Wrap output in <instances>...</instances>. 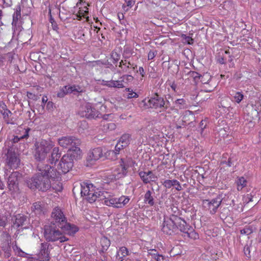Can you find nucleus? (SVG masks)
<instances>
[{"label":"nucleus","mask_w":261,"mask_h":261,"mask_svg":"<svg viewBox=\"0 0 261 261\" xmlns=\"http://www.w3.org/2000/svg\"><path fill=\"white\" fill-rule=\"evenodd\" d=\"M31 208L36 215H40L42 213V207L40 202L34 203Z\"/></svg>","instance_id":"c85d7f7f"},{"label":"nucleus","mask_w":261,"mask_h":261,"mask_svg":"<svg viewBox=\"0 0 261 261\" xmlns=\"http://www.w3.org/2000/svg\"><path fill=\"white\" fill-rule=\"evenodd\" d=\"M54 104L52 101H48L47 102L46 109L48 111H53L54 109Z\"/></svg>","instance_id":"13d9d810"},{"label":"nucleus","mask_w":261,"mask_h":261,"mask_svg":"<svg viewBox=\"0 0 261 261\" xmlns=\"http://www.w3.org/2000/svg\"><path fill=\"white\" fill-rule=\"evenodd\" d=\"M237 185V189L238 191H241L247 185V181L244 177H240L236 180Z\"/></svg>","instance_id":"2f4dec72"},{"label":"nucleus","mask_w":261,"mask_h":261,"mask_svg":"<svg viewBox=\"0 0 261 261\" xmlns=\"http://www.w3.org/2000/svg\"><path fill=\"white\" fill-rule=\"evenodd\" d=\"M0 113L3 115L6 121H8L9 116L12 114L11 112L7 109L6 105L2 101H0Z\"/></svg>","instance_id":"a878e982"},{"label":"nucleus","mask_w":261,"mask_h":261,"mask_svg":"<svg viewBox=\"0 0 261 261\" xmlns=\"http://www.w3.org/2000/svg\"><path fill=\"white\" fill-rule=\"evenodd\" d=\"M82 126V127H83V129H84L87 127L88 124L85 121H83L81 122V124L80 125V127L81 128Z\"/></svg>","instance_id":"774afa93"},{"label":"nucleus","mask_w":261,"mask_h":261,"mask_svg":"<svg viewBox=\"0 0 261 261\" xmlns=\"http://www.w3.org/2000/svg\"><path fill=\"white\" fill-rule=\"evenodd\" d=\"M49 244L42 243L39 247V252L37 254V260L38 261H48L49 260Z\"/></svg>","instance_id":"ddd939ff"},{"label":"nucleus","mask_w":261,"mask_h":261,"mask_svg":"<svg viewBox=\"0 0 261 261\" xmlns=\"http://www.w3.org/2000/svg\"><path fill=\"white\" fill-rule=\"evenodd\" d=\"M128 251L125 247H122L119 248L117 251V255L119 257V258L121 259L123 257L128 255Z\"/></svg>","instance_id":"58836bf2"},{"label":"nucleus","mask_w":261,"mask_h":261,"mask_svg":"<svg viewBox=\"0 0 261 261\" xmlns=\"http://www.w3.org/2000/svg\"><path fill=\"white\" fill-rule=\"evenodd\" d=\"M178 208L174 206H171L168 209V212L169 214H171L172 216V215H176V214L178 213Z\"/></svg>","instance_id":"8fccbe9b"},{"label":"nucleus","mask_w":261,"mask_h":261,"mask_svg":"<svg viewBox=\"0 0 261 261\" xmlns=\"http://www.w3.org/2000/svg\"><path fill=\"white\" fill-rule=\"evenodd\" d=\"M165 105V101L164 99L162 97H159L158 95H155L154 97H151L148 100L147 106L152 108H161L164 107Z\"/></svg>","instance_id":"a211bd4d"},{"label":"nucleus","mask_w":261,"mask_h":261,"mask_svg":"<svg viewBox=\"0 0 261 261\" xmlns=\"http://www.w3.org/2000/svg\"><path fill=\"white\" fill-rule=\"evenodd\" d=\"M44 236L47 241L50 242H64L68 240L58 229L51 226H45Z\"/></svg>","instance_id":"39448f33"},{"label":"nucleus","mask_w":261,"mask_h":261,"mask_svg":"<svg viewBox=\"0 0 261 261\" xmlns=\"http://www.w3.org/2000/svg\"><path fill=\"white\" fill-rule=\"evenodd\" d=\"M28 136H29L28 131L25 130V132H24V134L23 136H20V137H18V136L15 137L14 138V142H16L18 140H19L20 139L26 138Z\"/></svg>","instance_id":"3c124183"},{"label":"nucleus","mask_w":261,"mask_h":261,"mask_svg":"<svg viewBox=\"0 0 261 261\" xmlns=\"http://www.w3.org/2000/svg\"><path fill=\"white\" fill-rule=\"evenodd\" d=\"M109 87L122 88L124 86L121 80H111L109 82Z\"/></svg>","instance_id":"473e14b6"},{"label":"nucleus","mask_w":261,"mask_h":261,"mask_svg":"<svg viewBox=\"0 0 261 261\" xmlns=\"http://www.w3.org/2000/svg\"><path fill=\"white\" fill-rule=\"evenodd\" d=\"M59 227H60L65 233L69 235L74 234L79 230L78 228L75 225L67 223L66 220H65V223H64V224H62Z\"/></svg>","instance_id":"412c9836"},{"label":"nucleus","mask_w":261,"mask_h":261,"mask_svg":"<svg viewBox=\"0 0 261 261\" xmlns=\"http://www.w3.org/2000/svg\"><path fill=\"white\" fill-rule=\"evenodd\" d=\"M38 169V172L36 175L27 182L30 189H38L45 191L52 188L57 192L62 191V183L58 181L60 175V171H57L56 169L47 165H39Z\"/></svg>","instance_id":"f257e3e1"},{"label":"nucleus","mask_w":261,"mask_h":261,"mask_svg":"<svg viewBox=\"0 0 261 261\" xmlns=\"http://www.w3.org/2000/svg\"><path fill=\"white\" fill-rule=\"evenodd\" d=\"M186 234L188 237L194 240L197 239L199 238L198 233H197L192 229L190 228V230H188V232H186Z\"/></svg>","instance_id":"37998d69"},{"label":"nucleus","mask_w":261,"mask_h":261,"mask_svg":"<svg viewBox=\"0 0 261 261\" xmlns=\"http://www.w3.org/2000/svg\"><path fill=\"white\" fill-rule=\"evenodd\" d=\"M126 91L127 92L126 97L128 99H130L132 98H138L139 95L138 94L134 92L133 90L130 88H126L125 89Z\"/></svg>","instance_id":"79ce46f5"},{"label":"nucleus","mask_w":261,"mask_h":261,"mask_svg":"<svg viewBox=\"0 0 261 261\" xmlns=\"http://www.w3.org/2000/svg\"><path fill=\"white\" fill-rule=\"evenodd\" d=\"M55 146L54 143L50 140L41 139L35 144L34 157L39 161H44Z\"/></svg>","instance_id":"7ed1b4c3"},{"label":"nucleus","mask_w":261,"mask_h":261,"mask_svg":"<svg viewBox=\"0 0 261 261\" xmlns=\"http://www.w3.org/2000/svg\"><path fill=\"white\" fill-rule=\"evenodd\" d=\"M190 75L194 77V79L196 80L197 78L200 79L201 76L200 75V74L196 72H190Z\"/></svg>","instance_id":"e2e57ef3"},{"label":"nucleus","mask_w":261,"mask_h":261,"mask_svg":"<svg viewBox=\"0 0 261 261\" xmlns=\"http://www.w3.org/2000/svg\"><path fill=\"white\" fill-rule=\"evenodd\" d=\"M118 154V152H115L114 150H109L103 154L106 158L110 160H115Z\"/></svg>","instance_id":"a19ab883"},{"label":"nucleus","mask_w":261,"mask_h":261,"mask_svg":"<svg viewBox=\"0 0 261 261\" xmlns=\"http://www.w3.org/2000/svg\"><path fill=\"white\" fill-rule=\"evenodd\" d=\"M139 175L145 184H147L151 181H153L156 178L152 172L150 171L147 172L140 171Z\"/></svg>","instance_id":"4be33fe9"},{"label":"nucleus","mask_w":261,"mask_h":261,"mask_svg":"<svg viewBox=\"0 0 261 261\" xmlns=\"http://www.w3.org/2000/svg\"><path fill=\"white\" fill-rule=\"evenodd\" d=\"M6 164L10 168L17 169L20 162L18 154L11 150H9L6 154Z\"/></svg>","instance_id":"1a4fd4ad"},{"label":"nucleus","mask_w":261,"mask_h":261,"mask_svg":"<svg viewBox=\"0 0 261 261\" xmlns=\"http://www.w3.org/2000/svg\"><path fill=\"white\" fill-rule=\"evenodd\" d=\"M147 252L148 255L151 256L152 258L158 253L155 249H149Z\"/></svg>","instance_id":"6e6d98bb"},{"label":"nucleus","mask_w":261,"mask_h":261,"mask_svg":"<svg viewBox=\"0 0 261 261\" xmlns=\"http://www.w3.org/2000/svg\"><path fill=\"white\" fill-rule=\"evenodd\" d=\"M88 13V11L87 7L85 6L83 8H79V10L76 14V18L80 20L82 17L87 18Z\"/></svg>","instance_id":"cd10ccee"},{"label":"nucleus","mask_w":261,"mask_h":261,"mask_svg":"<svg viewBox=\"0 0 261 261\" xmlns=\"http://www.w3.org/2000/svg\"><path fill=\"white\" fill-rule=\"evenodd\" d=\"M87 154V160L91 163H93L104 157L102 149L100 147H97L90 150Z\"/></svg>","instance_id":"2eb2a0df"},{"label":"nucleus","mask_w":261,"mask_h":261,"mask_svg":"<svg viewBox=\"0 0 261 261\" xmlns=\"http://www.w3.org/2000/svg\"><path fill=\"white\" fill-rule=\"evenodd\" d=\"M21 17L20 9H17L13 15V21L12 23L14 33L18 34L22 30L19 19Z\"/></svg>","instance_id":"dca6fc26"},{"label":"nucleus","mask_w":261,"mask_h":261,"mask_svg":"<svg viewBox=\"0 0 261 261\" xmlns=\"http://www.w3.org/2000/svg\"><path fill=\"white\" fill-rule=\"evenodd\" d=\"M129 200L130 198L127 196L122 195L119 198H116V208H119L123 207L129 202Z\"/></svg>","instance_id":"393cba45"},{"label":"nucleus","mask_w":261,"mask_h":261,"mask_svg":"<svg viewBox=\"0 0 261 261\" xmlns=\"http://www.w3.org/2000/svg\"><path fill=\"white\" fill-rule=\"evenodd\" d=\"M231 96V101L239 103L244 98V95L242 92L234 91L230 94Z\"/></svg>","instance_id":"bb28decb"},{"label":"nucleus","mask_w":261,"mask_h":261,"mask_svg":"<svg viewBox=\"0 0 261 261\" xmlns=\"http://www.w3.org/2000/svg\"><path fill=\"white\" fill-rule=\"evenodd\" d=\"M119 66L122 69L123 72H126L128 71V70L129 68H130L132 65L129 62H127L126 60H122L120 62Z\"/></svg>","instance_id":"c9c22d12"},{"label":"nucleus","mask_w":261,"mask_h":261,"mask_svg":"<svg viewBox=\"0 0 261 261\" xmlns=\"http://www.w3.org/2000/svg\"><path fill=\"white\" fill-rule=\"evenodd\" d=\"M138 72L141 75L142 78L145 76V72L144 71V68L142 67H140L139 68Z\"/></svg>","instance_id":"0e129e2a"},{"label":"nucleus","mask_w":261,"mask_h":261,"mask_svg":"<svg viewBox=\"0 0 261 261\" xmlns=\"http://www.w3.org/2000/svg\"><path fill=\"white\" fill-rule=\"evenodd\" d=\"M130 161H125L124 160H121L120 165L115 168L112 174V180H116L122 178L126 175L127 169L129 167Z\"/></svg>","instance_id":"423d86ee"},{"label":"nucleus","mask_w":261,"mask_h":261,"mask_svg":"<svg viewBox=\"0 0 261 261\" xmlns=\"http://www.w3.org/2000/svg\"><path fill=\"white\" fill-rule=\"evenodd\" d=\"M172 111L173 114L175 115L174 116V119H173V121H175L176 123L175 118L177 116H178V111L176 109H172Z\"/></svg>","instance_id":"69168bd1"},{"label":"nucleus","mask_w":261,"mask_h":261,"mask_svg":"<svg viewBox=\"0 0 261 261\" xmlns=\"http://www.w3.org/2000/svg\"><path fill=\"white\" fill-rule=\"evenodd\" d=\"M123 147H125L122 144H121L119 142L117 143L116 145L115 146V151L118 152V154L119 153L120 150L122 149Z\"/></svg>","instance_id":"4d7b16f0"},{"label":"nucleus","mask_w":261,"mask_h":261,"mask_svg":"<svg viewBox=\"0 0 261 261\" xmlns=\"http://www.w3.org/2000/svg\"><path fill=\"white\" fill-rule=\"evenodd\" d=\"M68 94L66 86L62 87L57 93V96L59 97H63L65 95Z\"/></svg>","instance_id":"de8ad7c7"},{"label":"nucleus","mask_w":261,"mask_h":261,"mask_svg":"<svg viewBox=\"0 0 261 261\" xmlns=\"http://www.w3.org/2000/svg\"><path fill=\"white\" fill-rule=\"evenodd\" d=\"M3 250L5 252V256L6 257H9L11 254V248L9 244H6L3 246Z\"/></svg>","instance_id":"c03bdc74"},{"label":"nucleus","mask_w":261,"mask_h":261,"mask_svg":"<svg viewBox=\"0 0 261 261\" xmlns=\"http://www.w3.org/2000/svg\"><path fill=\"white\" fill-rule=\"evenodd\" d=\"M77 146V145H75L70 147L67 153L70 154V156L72 157L73 160L74 159L77 160L81 159L82 156V151Z\"/></svg>","instance_id":"5701e85b"},{"label":"nucleus","mask_w":261,"mask_h":261,"mask_svg":"<svg viewBox=\"0 0 261 261\" xmlns=\"http://www.w3.org/2000/svg\"><path fill=\"white\" fill-rule=\"evenodd\" d=\"M7 219L6 217L0 215V227H5L6 224Z\"/></svg>","instance_id":"603ef678"},{"label":"nucleus","mask_w":261,"mask_h":261,"mask_svg":"<svg viewBox=\"0 0 261 261\" xmlns=\"http://www.w3.org/2000/svg\"><path fill=\"white\" fill-rule=\"evenodd\" d=\"M174 187H175V189L177 191H180L182 189L181 186L179 182L176 179L175 181V184L174 185Z\"/></svg>","instance_id":"bf43d9fd"},{"label":"nucleus","mask_w":261,"mask_h":261,"mask_svg":"<svg viewBox=\"0 0 261 261\" xmlns=\"http://www.w3.org/2000/svg\"><path fill=\"white\" fill-rule=\"evenodd\" d=\"M175 179H173V180L167 179L164 181L163 185L166 188L170 189L172 187H174V185L175 184Z\"/></svg>","instance_id":"a18cd8bd"},{"label":"nucleus","mask_w":261,"mask_h":261,"mask_svg":"<svg viewBox=\"0 0 261 261\" xmlns=\"http://www.w3.org/2000/svg\"><path fill=\"white\" fill-rule=\"evenodd\" d=\"M25 220V217L19 215L17 216L15 219V221L14 223V226L18 227L19 226H22Z\"/></svg>","instance_id":"f704fd0d"},{"label":"nucleus","mask_w":261,"mask_h":261,"mask_svg":"<svg viewBox=\"0 0 261 261\" xmlns=\"http://www.w3.org/2000/svg\"><path fill=\"white\" fill-rule=\"evenodd\" d=\"M106 107L101 105L100 111H96L90 103H86L81 107L79 113L81 117L87 118H102L107 119L109 115L102 114L106 112Z\"/></svg>","instance_id":"20e7f679"},{"label":"nucleus","mask_w":261,"mask_h":261,"mask_svg":"<svg viewBox=\"0 0 261 261\" xmlns=\"http://www.w3.org/2000/svg\"><path fill=\"white\" fill-rule=\"evenodd\" d=\"M67 88L68 93H71L74 92H77L79 93L83 92L84 91L83 89L78 85H72V86H65Z\"/></svg>","instance_id":"c756f323"},{"label":"nucleus","mask_w":261,"mask_h":261,"mask_svg":"<svg viewBox=\"0 0 261 261\" xmlns=\"http://www.w3.org/2000/svg\"><path fill=\"white\" fill-rule=\"evenodd\" d=\"M112 57L114 59L115 61H117L119 59V55L116 53H113L112 54Z\"/></svg>","instance_id":"338daca9"},{"label":"nucleus","mask_w":261,"mask_h":261,"mask_svg":"<svg viewBox=\"0 0 261 261\" xmlns=\"http://www.w3.org/2000/svg\"><path fill=\"white\" fill-rule=\"evenodd\" d=\"M12 249H13L15 254L18 256L24 257L27 255V253H25L24 252H23L16 245H13Z\"/></svg>","instance_id":"ea45409f"},{"label":"nucleus","mask_w":261,"mask_h":261,"mask_svg":"<svg viewBox=\"0 0 261 261\" xmlns=\"http://www.w3.org/2000/svg\"><path fill=\"white\" fill-rule=\"evenodd\" d=\"M122 82L129 83L133 81L134 77L131 75H124L120 77Z\"/></svg>","instance_id":"49530a36"},{"label":"nucleus","mask_w":261,"mask_h":261,"mask_svg":"<svg viewBox=\"0 0 261 261\" xmlns=\"http://www.w3.org/2000/svg\"><path fill=\"white\" fill-rule=\"evenodd\" d=\"M174 215H172L170 217H164V221L162 225V230L167 234L171 235L176 230L175 221H174V218H173Z\"/></svg>","instance_id":"0eeeda50"},{"label":"nucleus","mask_w":261,"mask_h":261,"mask_svg":"<svg viewBox=\"0 0 261 261\" xmlns=\"http://www.w3.org/2000/svg\"><path fill=\"white\" fill-rule=\"evenodd\" d=\"M130 141V135L129 134H124L121 136L119 142L125 147L128 145Z\"/></svg>","instance_id":"7c9ffc66"},{"label":"nucleus","mask_w":261,"mask_h":261,"mask_svg":"<svg viewBox=\"0 0 261 261\" xmlns=\"http://www.w3.org/2000/svg\"><path fill=\"white\" fill-rule=\"evenodd\" d=\"M154 191L153 188L146 191L143 196V202L149 206H153L155 204V199Z\"/></svg>","instance_id":"6ab92c4d"},{"label":"nucleus","mask_w":261,"mask_h":261,"mask_svg":"<svg viewBox=\"0 0 261 261\" xmlns=\"http://www.w3.org/2000/svg\"><path fill=\"white\" fill-rule=\"evenodd\" d=\"M51 219L53 224L57 225L59 227L62 224H64L66 220L63 213L61 210L58 207L54 208L52 212Z\"/></svg>","instance_id":"9b49d317"},{"label":"nucleus","mask_w":261,"mask_h":261,"mask_svg":"<svg viewBox=\"0 0 261 261\" xmlns=\"http://www.w3.org/2000/svg\"><path fill=\"white\" fill-rule=\"evenodd\" d=\"M157 54L155 50H150L148 54V59L152 60Z\"/></svg>","instance_id":"5fc2aeb1"},{"label":"nucleus","mask_w":261,"mask_h":261,"mask_svg":"<svg viewBox=\"0 0 261 261\" xmlns=\"http://www.w3.org/2000/svg\"><path fill=\"white\" fill-rule=\"evenodd\" d=\"M183 36L185 38L186 42H187L188 43V44H191L193 43V40L191 37H190L189 36H186V35H184Z\"/></svg>","instance_id":"052dcab7"},{"label":"nucleus","mask_w":261,"mask_h":261,"mask_svg":"<svg viewBox=\"0 0 261 261\" xmlns=\"http://www.w3.org/2000/svg\"><path fill=\"white\" fill-rule=\"evenodd\" d=\"M244 252L245 254L247 256H250V248L248 245H246L244 248Z\"/></svg>","instance_id":"680f3d73"},{"label":"nucleus","mask_w":261,"mask_h":261,"mask_svg":"<svg viewBox=\"0 0 261 261\" xmlns=\"http://www.w3.org/2000/svg\"><path fill=\"white\" fill-rule=\"evenodd\" d=\"M59 144L62 147L68 148L75 145H79L80 141L73 137L65 136L58 139Z\"/></svg>","instance_id":"4468645a"},{"label":"nucleus","mask_w":261,"mask_h":261,"mask_svg":"<svg viewBox=\"0 0 261 261\" xmlns=\"http://www.w3.org/2000/svg\"><path fill=\"white\" fill-rule=\"evenodd\" d=\"M175 105L180 109H184L187 108L186 101L183 98L176 99L175 101Z\"/></svg>","instance_id":"4c0bfd02"},{"label":"nucleus","mask_w":261,"mask_h":261,"mask_svg":"<svg viewBox=\"0 0 261 261\" xmlns=\"http://www.w3.org/2000/svg\"><path fill=\"white\" fill-rule=\"evenodd\" d=\"M221 201L219 198L213 199L211 200L205 199L202 201V206L212 214L217 212L218 207L221 204Z\"/></svg>","instance_id":"9d476101"},{"label":"nucleus","mask_w":261,"mask_h":261,"mask_svg":"<svg viewBox=\"0 0 261 261\" xmlns=\"http://www.w3.org/2000/svg\"><path fill=\"white\" fill-rule=\"evenodd\" d=\"M173 218H174V221H175L176 230L178 229L181 232L185 234L186 232H188V230H190V227L189 226L187 225L186 222L180 217H178L177 215H174Z\"/></svg>","instance_id":"aec40b11"},{"label":"nucleus","mask_w":261,"mask_h":261,"mask_svg":"<svg viewBox=\"0 0 261 261\" xmlns=\"http://www.w3.org/2000/svg\"><path fill=\"white\" fill-rule=\"evenodd\" d=\"M21 175L18 172H13L8 178V188L12 192H16L18 190V180Z\"/></svg>","instance_id":"f8f14e48"},{"label":"nucleus","mask_w":261,"mask_h":261,"mask_svg":"<svg viewBox=\"0 0 261 261\" xmlns=\"http://www.w3.org/2000/svg\"><path fill=\"white\" fill-rule=\"evenodd\" d=\"M73 166V159L69 154H65L62 157L59 163L58 169L65 174L68 172L72 169Z\"/></svg>","instance_id":"6e6552de"},{"label":"nucleus","mask_w":261,"mask_h":261,"mask_svg":"<svg viewBox=\"0 0 261 261\" xmlns=\"http://www.w3.org/2000/svg\"><path fill=\"white\" fill-rule=\"evenodd\" d=\"M100 244L103 251L107 250L110 246V241L106 237H101Z\"/></svg>","instance_id":"72a5a7b5"},{"label":"nucleus","mask_w":261,"mask_h":261,"mask_svg":"<svg viewBox=\"0 0 261 261\" xmlns=\"http://www.w3.org/2000/svg\"><path fill=\"white\" fill-rule=\"evenodd\" d=\"M252 196L250 194H247L243 197V201L244 203H248L252 201Z\"/></svg>","instance_id":"864d4df0"},{"label":"nucleus","mask_w":261,"mask_h":261,"mask_svg":"<svg viewBox=\"0 0 261 261\" xmlns=\"http://www.w3.org/2000/svg\"><path fill=\"white\" fill-rule=\"evenodd\" d=\"M211 76L207 73H204L202 76H201V82L202 84V90L206 92H210L214 90L216 87L215 83H211V87H207V86L211 83Z\"/></svg>","instance_id":"f3484780"},{"label":"nucleus","mask_w":261,"mask_h":261,"mask_svg":"<svg viewBox=\"0 0 261 261\" xmlns=\"http://www.w3.org/2000/svg\"><path fill=\"white\" fill-rule=\"evenodd\" d=\"M252 232V229L250 226L245 227L244 229L241 230V233L243 234L248 235Z\"/></svg>","instance_id":"09e8293b"},{"label":"nucleus","mask_w":261,"mask_h":261,"mask_svg":"<svg viewBox=\"0 0 261 261\" xmlns=\"http://www.w3.org/2000/svg\"><path fill=\"white\" fill-rule=\"evenodd\" d=\"M96 191L95 187L91 184L84 183L82 185L81 194L82 196H86L87 199L90 203L95 201L97 199L103 200L105 205L116 208V197L110 193L104 191Z\"/></svg>","instance_id":"f03ea898"},{"label":"nucleus","mask_w":261,"mask_h":261,"mask_svg":"<svg viewBox=\"0 0 261 261\" xmlns=\"http://www.w3.org/2000/svg\"><path fill=\"white\" fill-rule=\"evenodd\" d=\"M51 150L52 151L49 161L50 163L53 164L59 160L61 153L59 152V148L58 147H54Z\"/></svg>","instance_id":"b1692460"},{"label":"nucleus","mask_w":261,"mask_h":261,"mask_svg":"<svg viewBox=\"0 0 261 261\" xmlns=\"http://www.w3.org/2000/svg\"><path fill=\"white\" fill-rule=\"evenodd\" d=\"M124 2L126 5L123 4L122 7L125 12L128 11L135 4V0H124Z\"/></svg>","instance_id":"e433bc0d"}]
</instances>
